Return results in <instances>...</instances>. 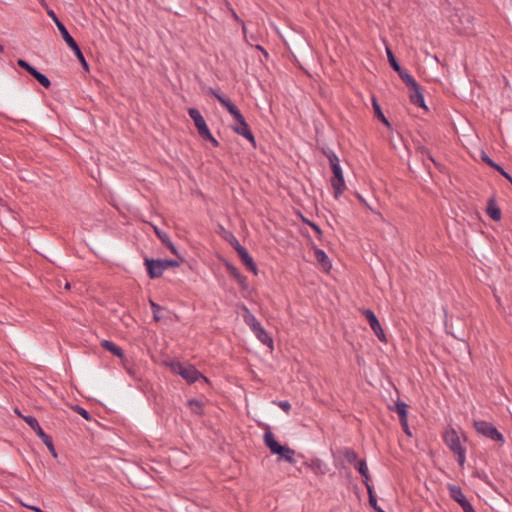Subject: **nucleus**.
Returning <instances> with one entry per match:
<instances>
[{"label": "nucleus", "mask_w": 512, "mask_h": 512, "mask_svg": "<svg viewBox=\"0 0 512 512\" xmlns=\"http://www.w3.org/2000/svg\"><path fill=\"white\" fill-rule=\"evenodd\" d=\"M389 409L398 413L400 422H405V418H408V405L403 401L398 400L395 407L389 406Z\"/></svg>", "instance_id": "nucleus-20"}, {"label": "nucleus", "mask_w": 512, "mask_h": 512, "mask_svg": "<svg viewBox=\"0 0 512 512\" xmlns=\"http://www.w3.org/2000/svg\"><path fill=\"white\" fill-rule=\"evenodd\" d=\"M372 106H373V109H374V112H375V115L376 117L388 128L391 127V124L390 122L388 121V119L385 117V115L383 114L382 112V109L377 101V99L375 97L372 98Z\"/></svg>", "instance_id": "nucleus-26"}, {"label": "nucleus", "mask_w": 512, "mask_h": 512, "mask_svg": "<svg viewBox=\"0 0 512 512\" xmlns=\"http://www.w3.org/2000/svg\"><path fill=\"white\" fill-rule=\"evenodd\" d=\"M399 77L402 79V81L410 88V89H416L417 88V82L416 80L403 68L397 71Z\"/></svg>", "instance_id": "nucleus-24"}, {"label": "nucleus", "mask_w": 512, "mask_h": 512, "mask_svg": "<svg viewBox=\"0 0 512 512\" xmlns=\"http://www.w3.org/2000/svg\"><path fill=\"white\" fill-rule=\"evenodd\" d=\"M31 75L46 89H48L51 86V82L48 79V77L39 72L37 69H35V71Z\"/></svg>", "instance_id": "nucleus-30"}, {"label": "nucleus", "mask_w": 512, "mask_h": 512, "mask_svg": "<svg viewBox=\"0 0 512 512\" xmlns=\"http://www.w3.org/2000/svg\"><path fill=\"white\" fill-rule=\"evenodd\" d=\"M163 264H164L166 270L169 267H178L180 265V263L176 260H166V259H163Z\"/></svg>", "instance_id": "nucleus-43"}, {"label": "nucleus", "mask_w": 512, "mask_h": 512, "mask_svg": "<svg viewBox=\"0 0 512 512\" xmlns=\"http://www.w3.org/2000/svg\"><path fill=\"white\" fill-rule=\"evenodd\" d=\"M487 214L494 221H499L501 219V210L497 207L494 200L490 199L487 205Z\"/></svg>", "instance_id": "nucleus-28"}, {"label": "nucleus", "mask_w": 512, "mask_h": 512, "mask_svg": "<svg viewBox=\"0 0 512 512\" xmlns=\"http://www.w3.org/2000/svg\"><path fill=\"white\" fill-rule=\"evenodd\" d=\"M276 455L289 463H295V451L288 446H282L281 451L277 452Z\"/></svg>", "instance_id": "nucleus-27"}, {"label": "nucleus", "mask_w": 512, "mask_h": 512, "mask_svg": "<svg viewBox=\"0 0 512 512\" xmlns=\"http://www.w3.org/2000/svg\"><path fill=\"white\" fill-rule=\"evenodd\" d=\"M324 154L328 158L331 170L333 172V177L331 178L333 194L334 197L338 199L346 189V184L343 176V171L339 163V158L330 149L325 150Z\"/></svg>", "instance_id": "nucleus-1"}, {"label": "nucleus", "mask_w": 512, "mask_h": 512, "mask_svg": "<svg viewBox=\"0 0 512 512\" xmlns=\"http://www.w3.org/2000/svg\"><path fill=\"white\" fill-rule=\"evenodd\" d=\"M444 443L455 455L456 460L461 468L466 462V448L462 445L461 438L454 428L447 429L443 434Z\"/></svg>", "instance_id": "nucleus-3"}, {"label": "nucleus", "mask_w": 512, "mask_h": 512, "mask_svg": "<svg viewBox=\"0 0 512 512\" xmlns=\"http://www.w3.org/2000/svg\"><path fill=\"white\" fill-rule=\"evenodd\" d=\"M473 426L478 434L489 438L500 445L504 444V436L492 423L484 420H476L473 422Z\"/></svg>", "instance_id": "nucleus-4"}, {"label": "nucleus", "mask_w": 512, "mask_h": 512, "mask_svg": "<svg viewBox=\"0 0 512 512\" xmlns=\"http://www.w3.org/2000/svg\"><path fill=\"white\" fill-rule=\"evenodd\" d=\"M102 347L106 350L110 351L113 355L122 358L124 356V352L121 347L115 345L112 341L103 340L101 343Z\"/></svg>", "instance_id": "nucleus-25"}, {"label": "nucleus", "mask_w": 512, "mask_h": 512, "mask_svg": "<svg viewBox=\"0 0 512 512\" xmlns=\"http://www.w3.org/2000/svg\"><path fill=\"white\" fill-rule=\"evenodd\" d=\"M23 420L30 426V428L37 434V436L42 440V442L46 445L49 451L52 453L54 457L57 456L52 437L44 432L42 427L40 426L38 420L31 415L27 417H23Z\"/></svg>", "instance_id": "nucleus-5"}, {"label": "nucleus", "mask_w": 512, "mask_h": 512, "mask_svg": "<svg viewBox=\"0 0 512 512\" xmlns=\"http://www.w3.org/2000/svg\"><path fill=\"white\" fill-rule=\"evenodd\" d=\"M412 92L410 93V101L412 104L414 105H417L419 107H422L424 109H427L426 105H425V101H424V96L422 94V92L420 91V87L419 85L417 84V88L416 89H411Z\"/></svg>", "instance_id": "nucleus-17"}, {"label": "nucleus", "mask_w": 512, "mask_h": 512, "mask_svg": "<svg viewBox=\"0 0 512 512\" xmlns=\"http://www.w3.org/2000/svg\"><path fill=\"white\" fill-rule=\"evenodd\" d=\"M386 53H387V58H388L389 64L391 65L393 70L396 71V72L398 70H400L402 67L399 65V63L397 62L393 52L388 47L386 48Z\"/></svg>", "instance_id": "nucleus-33"}, {"label": "nucleus", "mask_w": 512, "mask_h": 512, "mask_svg": "<svg viewBox=\"0 0 512 512\" xmlns=\"http://www.w3.org/2000/svg\"><path fill=\"white\" fill-rule=\"evenodd\" d=\"M481 159L484 163H486L487 165H489L490 167L496 169V167L498 166V164H496L487 154L483 153L482 156H481Z\"/></svg>", "instance_id": "nucleus-39"}, {"label": "nucleus", "mask_w": 512, "mask_h": 512, "mask_svg": "<svg viewBox=\"0 0 512 512\" xmlns=\"http://www.w3.org/2000/svg\"><path fill=\"white\" fill-rule=\"evenodd\" d=\"M358 199H359L363 204L367 205V204H366V202H365V200L363 199V197H362L361 195H358Z\"/></svg>", "instance_id": "nucleus-48"}, {"label": "nucleus", "mask_w": 512, "mask_h": 512, "mask_svg": "<svg viewBox=\"0 0 512 512\" xmlns=\"http://www.w3.org/2000/svg\"><path fill=\"white\" fill-rule=\"evenodd\" d=\"M339 453L342 454V456L349 464H354L356 466V463L359 461L357 452L350 447L342 448L339 450Z\"/></svg>", "instance_id": "nucleus-22"}, {"label": "nucleus", "mask_w": 512, "mask_h": 512, "mask_svg": "<svg viewBox=\"0 0 512 512\" xmlns=\"http://www.w3.org/2000/svg\"><path fill=\"white\" fill-rule=\"evenodd\" d=\"M309 467L317 475H325L328 471L326 463L319 458L312 459Z\"/></svg>", "instance_id": "nucleus-18"}, {"label": "nucleus", "mask_w": 512, "mask_h": 512, "mask_svg": "<svg viewBox=\"0 0 512 512\" xmlns=\"http://www.w3.org/2000/svg\"><path fill=\"white\" fill-rule=\"evenodd\" d=\"M367 492H368V495H369V503L371 505V507H373L377 512H384L380 507H378L377 505V499L373 493V488L372 486H368L367 488Z\"/></svg>", "instance_id": "nucleus-34"}, {"label": "nucleus", "mask_w": 512, "mask_h": 512, "mask_svg": "<svg viewBox=\"0 0 512 512\" xmlns=\"http://www.w3.org/2000/svg\"><path fill=\"white\" fill-rule=\"evenodd\" d=\"M217 232L225 241H227L229 244H231V246L235 250H236V247L241 246V244L239 243V241L235 237V235L231 231L225 229L222 225H219Z\"/></svg>", "instance_id": "nucleus-15"}, {"label": "nucleus", "mask_w": 512, "mask_h": 512, "mask_svg": "<svg viewBox=\"0 0 512 512\" xmlns=\"http://www.w3.org/2000/svg\"><path fill=\"white\" fill-rule=\"evenodd\" d=\"M316 260L321 264L324 270L328 271L331 268V262L327 254L319 248L315 249Z\"/></svg>", "instance_id": "nucleus-23"}, {"label": "nucleus", "mask_w": 512, "mask_h": 512, "mask_svg": "<svg viewBox=\"0 0 512 512\" xmlns=\"http://www.w3.org/2000/svg\"><path fill=\"white\" fill-rule=\"evenodd\" d=\"M306 222L313 229V231H315V233L317 234L318 238H321L322 230L320 229V227L316 223H314V222H311V221H306Z\"/></svg>", "instance_id": "nucleus-41"}, {"label": "nucleus", "mask_w": 512, "mask_h": 512, "mask_svg": "<svg viewBox=\"0 0 512 512\" xmlns=\"http://www.w3.org/2000/svg\"><path fill=\"white\" fill-rule=\"evenodd\" d=\"M145 266L147 269L148 276L151 279L159 278L163 275L165 266L163 264V259H149L145 258Z\"/></svg>", "instance_id": "nucleus-10"}, {"label": "nucleus", "mask_w": 512, "mask_h": 512, "mask_svg": "<svg viewBox=\"0 0 512 512\" xmlns=\"http://www.w3.org/2000/svg\"><path fill=\"white\" fill-rule=\"evenodd\" d=\"M58 30H59L63 40L66 42V44L69 46V48L71 50L77 48V46H78L77 42L70 35V33L68 32V30L66 29L64 24L58 25Z\"/></svg>", "instance_id": "nucleus-21"}, {"label": "nucleus", "mask_w": 512, "mask_h": 512, "mask_svg": "<svg viewBox=\"0 0 512 512\" xmlns=\"http://www.w3.org/2000/svg\"><path fill=\"white\" fill-rule=\"evenodd\" d=\"M355 468L361 474V476L363 478V484L366 486V489H367L368 486H371V485L369 484L370 475H369V470H368L366 461L365 460H359L356 463V467Z\"/></svg>", "instance_id": "nucleus-19"}, {"label": "nucleus", "mask_w": 512, "mask_h": 512, "mask_svg": "<svg viewBox=\"0 0 512 512\" xmlns=\"http://www.w3.org/2000/svg\"><path fill=\"white\" fill-rule=\"evenodd\" d=\"M74 411L77 412L79 415H81L86 420L91 419L90 413L86 409L82 408L81 406L76 405L74 408Z\"/></svg>", "instance_id": "nucleus-38"}, {"label": "nucleus", "mask_w": 512, "mask_h": 512, "mask_svg": "<svg viewBox=\"0 0 512 512\" xmlns=\"http://www.w3.org/2000/svg\"><path fill=\"white\" fill-rule=\"evenodd\" d=\"M150 306L153 311V316L156 321L160 320V317L158 316V312L162 310V307L155 303L154 301L150 300Z\"/></svg>", "instance_id": "nucleus-36"}, {"label": "nucleus", "mask_w": 512, "mask_h": 512, "mask_svg": "<svg viewBox=\"0 0 512 512\" xmlns=\"http://www.w3.org/2000/svg\"><path fill=\"white\" fill-rule=\"evenodd\" d=\"M242 317L247 326L252 330L256 338L264 345L273 348V339L258 321V319L250 312L244 304L241 305Z\"/></svg>", "instance_id": "nucleus-2"}, {"label": "nucleus", "mask_w": 512, "mask_h": 512, "mask_svg": "<svg viewBox=\"0 0 512 512\" xmlns=\"http://www.w3.org/2000/svg\"><path fill=\"white\" fill-rule=\"evenodd\" d=\"M17 64L18 66H20L21 68L25 69L30 75L35 71V67H33L32 65H30L27 61L23 60V59H19L17 61Z\"/></svg>", "instance_id": "nucleus-35"}, {"label": "nucleus", "mask_w": 512, "mask_h": 512, "mask_svg": "<svg viewBox=\"0 0 512 512\" xmlns=\"http://www.w3.org/2000/svg\"><path fill=\"white\" fill-rule=\"evenodd\" d=\"M362 313L366 317L371 329L376 334L378 339L382 342H386L387 341L386 335H385L375 313L370 309H364Z\"/></svg>", "instance_id": "nucleus-9"}, {"label": "nucleus", "mask_w": 512, "mask_h": 512, "mask_svg": "<svg viewBox=\"0 0 512 512\" xmlns=\"http://www.w3.org/2000/svg\"><path fill=\"white\" fill-rule=\"evenodd\" d=\"M226 267L229 273L238 281V283L242 287H244L246 283V278L240 273V271L231 264H227Z\"/></svg>", "instance_id": "nucleus-29"}, {"label": "nucleus", "mask_w": 512, "mask_h": 512, "mask_svg": "<svg viewBox=\"0 0 512 512\" xmlns=\"http://www.w3.org/2000/svg\"><path fill=\"white\" fill-rule=\"evenodd\" d=\"M188 114L191 117V119L194 121L195 127L198 131V134L203 137L204 135H207L210 131L205 119L201 115L198 109L196 108H190L188 110Z\"/></svg>", "instance_id": "nucleus-12"}, {"label": "nucleus", "mask_w": 512, "mask_h": 512, "mask_svg": "<svg viewBox=\"0 0 512 512\" xmlns=\"http://www.w3.org/2000/svg\"><path fill=\"white\" fill-rule=\"evenodd\" d=\"M495 170H497L501 175L512 182V177L500 165H498Z\"/></svg>", "instance_id": "nucleus-45"}, {"label": "nucleus", "mask_w": 512, "mask_h": 512, "mask_svg": "<svg viewBox=\"0 0 512 512\" xmlns=\"http://www.w3.org/2000/svg\"><path fill=\"white\" fill-rule=\"evenodd\" d=\"M447 487L450 497L461 506L463 512H476L472 504L466 499L459 486L448 484Z\"/></svg>", "instance_id": "nucleus-7"}, {"label": "nucleus", "mask_w": 512, "mask_h": 512, "mask_svg": "<svg viewBox=\"0 0 512 512\" xmlns=\"http://www.w3.org/2000/svg\"><path fill=\"white\" fill-rule=\"evenodd\" d=\"M4 51V46L2 44H0V52H3Z\"/></svg>", "instance_id": "nucleus-51"}, {"label": "nucleus", "mask_w": 512, "mask_h": 512, "mask_svg": "<svg viewBox=\"0 0 512 512\" xmlns=\"http://www.w3.org/2000/svg\"><path fill=\"white\" fill-rule=\"evenodd\" d=\"M172 369L176 374H179L188 383H195L196 381H198L201 378H203L205 381H207V378H205L201 374V372H199L192 365H184V364L178 362V363L172 364Z\"/></svg>", "instance_id": "nucleus-6"}, {"label": "nucleus", "mask_w": 512, "mask_h": 512, "mask_svg": "<svg viewBox=\"0 0 512 512\" xmlns=\"http://www.w3.org/2000/svg\"><path fill=\"white\" fill-rule=\"evenodd\" d=\"M256 49H258V51H261V52L263 53V55H264V57H265V58H268V56H269V55H268V52H267V51H266L262 46L257 45V46H256Z\"/></svg>", "instance_id": "nucleus-47"}, {"label": "nucleus", "mask_w": 512, "mask_h": 512, "mask_svg": "<svg viewBox=\"0 0 512 512\" xmlns=\"http://www.w3.org/2000/svg\"><path fill=\"white\" fill-rule=\"evenodd\" d=\"M234 120L236 121L237 125L232 127L233 131L236 134L243 136L245 139H247L249 142H251L253 144V146H255V144H256L255 137H254L248 123L246 122L244 116L241 114V117L235 118Z\"/></svg>", "instance_id": "nucleus-8"}, {"label": "nucleus", "mask_w": 512, "mask_h": 512, "mask_svg": "<svg viewBox=\"0 0 512 512\" xmlns=\"http://www.w3.org/2000/svg\"><path fill=\"white\" fill-rule=\"evenodd\" d=\"M15 412H16V413H17V414H18L22 419H23V417H25L24 415H22V414L20 413V411H19L18 409H15Z\"/></svg>", "instance_id": "nucleus-49"}, {"label": "nucleus", "mask_w": 512, "mask_h": 512, "mask_svg": "<svg viewBox=\"0 0 512 512\" xmlns=\"http://www.w3.org/2000/svg\"><path fill=\"white\" fill-rule=\"evenodd\" d=\"M243 32L246 33V27L244 24H243Z\"/></svg>", "instance_id": "nucleus-52"}, {"label": "nucleus", "mask_w": 512, "mask_h": 512, "mask_svg": "<svg viewBox=\"0 0 512 512\" xmlns=\"http://www.w3.org/2000/svg\"><path fill=\"white\" fill-rule=\"evenodd\" d=\"M236 251L241 258L243 264L249 269L250 271L257 273V266L253 260V258L248 253L247 249L243 247L242 245L239 247H236Z\"/></svg>", "instance_id": "nucleus-13"}, {"label": "nucleus", "mask_w": 512, "mask_h": 512, "mask_svg": "<svg viewBox=\"0 0 512 512\" xmlns=\"http://www.w3.org/2000/svg\"><path fill=\"white\" fill-rule=\"evenodd\" d=\"M72 51L75 53V56L77 57V59L79 60L81 66L83 67V69L87 72H89L90 68H89V64L87 63L81 49L79 46H77V48L75 49H72Z\"/></svg>", "instance_id": "nucleus-32"}, {"label": "nucleus", "mask_w": 512, "mask_h": 512, "mask_svg": "<svg viewBox=\"0 0 512 512\" xmlns=\"http://www.w3.org/2000/svg\"><path fill=\"white\" fill-rule=\"evenodd\" d=\"M202 138L204 140L210 142L214 147H218L219 146L218 140L213 137V135L211 134L210 131L208 132L207 135H204Z\"/></svg>", "instance_id": "nucleus-40"}, {"label": "nucleus", "mask_w": 512, "mask_h": 512, "mask_svg": "<svg viewBox=\"0 0 512 512\" xmlns=\"http://www.w3.org/2000/svg\"><path fill=\"white\" fill-rule=\"evenodd\" d=\"M264 443L265 445L270 449L271 453L273 454H276L277 452L281 451V447L283 445H281L276 439H275V436L274 434L270 431V430H267L265 433H264Z\"/></svg>", "instance_id": "nucleus-14"}, {"label": "nucleus", "mask_w": 512, "mask_h": 512, "mask_svg": "<svg viewBox=\"0 0 512 512\" xmlns=\"http://www.w3.org/2000/svg\"><path fill=\"white\" fill-rule=\"evenodd\" d=\"M233 18H235L236 20H238V16L235 12H233Z\"/></svg>", "instance_id": "nucleus-50"}, {"label": "nucleus", "mask_w": 512, "mask_h": 512, "mask_svg": "<svg viewBox=\"0 0 512 512\" xmlns=\"http://www.w3.org/2000/svg\"><path fill=\"white\" fill-rule=\"evenodd\" d=\"M277 405H278V406H279L283 411H285L286 413H288V412L290 411V409H291V404H290V402H289V401H286V400H284V401H279V402L277 403Z\"/></svg>", "instance_id": "nucleus-42"}, {"label": "nucleus", "mask_w": 512, "mask_h": 512, "mask_svg": "<svg viewBox=\"0 0 512 512\" xmlns=\"http://www.w3.org/2000/svg\"><path fill=\"white\" fill-rule=\"evenodd\" d=\"M154 231L157 235V237L160 239V241L174 254V255H177L178 256V251L176 249V247L174 246L173 242L171 241L169 235L160 230L159 228L157 227H154Z\"/></svg>", "instance_id": "nucleus-16"}, {"label": "nucleus", "mask_w": 512, "mask_h": 512, "mask_svg": "<svg viewBox=\"0 0 512 512\" xmlns=\"http://www.w3.org/2000/svg\"><path fill=\"white\" fill-rule=\"evenodd\" d=\"M404 421H405V422H400V423H401V426H402V428H403L404 432H405L407 435H409V436H410V435H411V432H410V430H409V426H408V418H405V420H404Z\"/></svg>", "instance_id": "nucleus-46"}, {"label": "nucleus", "mask_w": 512, "mask_h": 512, "mask_svg": "<svg viewBox=\"0 0 512 512\" xmlns=\"http://www.w3.org/2000/svg\"><path fill=\"white\" fill-rule=\"evenodd\" d=\"M48 15L52 18L57 27L58 25L63 24L53 10H49Z\"/></svg>", "instance_id": "nucleus-44"}, {"label": "nucleus", "mask_w": 512, "mask_h": 512, "mask_svg": "<svg viewBox=\"0 0 512 512\" xmlns=\"http://www.w3.org/2000/svg\"><path fill=\"white\" fill-rule=\"evenodd\" d=\"M65 287H66V289H69L70 288V284L67 283Z\"/></svg>", "instance_id": "nucleus-53"}, {"label": "nucleus", "mask_w": 512, "mask_h": 512, "mask_svg": "<svg viewBox=\"0 0 512 512\" xmlns=\"http://www.w3.org/2000/svg\"><path fill=\"white\" fill-rule=\"evenodd\" d=\"M417 152L420 153L422 156H426L431 162H433L434 164H436L434 158L432 157V155L430 154V151L424 147V146H419L417 148Z\"/></svg>", "instance_id": "nucleus-37"}, {"label": "nucleus", "mask_w": 512, "mask_h": 512, "mask_svg": "<svg viewBox=\"0 0 512 512\" xmlns=\"http://www.w3.org/2000/svg\"><path fill=\"white\" fill-rule=\"evenodd\" d=\"M188 405L191 408L192 412H194L195 414H203V404L201 401L197 399H190L188 400Z\"/></svg>", "instance_id": "nucleus-31"}, {"label": "nucleus", "mask_w": 512, "mask_h": 512, "mask_svg": "<svg viewBox=\"0 0 512 512\" xmlns=\"http://www.w3.org/2000/svg\"><path fill=\"white\" fill-rule=\"evenodd\" d=\"M209 93L214 96L223 107H225L228 112L233 116V118L241 117V112L238 107L227 97L219 94L215 89L210 88Z\"/></svg>", "instance_id": "nucleus-11"}]
</instances>
